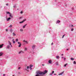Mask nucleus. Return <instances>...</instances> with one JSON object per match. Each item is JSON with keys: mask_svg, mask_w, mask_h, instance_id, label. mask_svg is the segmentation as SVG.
Returning <instances> with one entry per match:
<instances>
[{"mask_svg": "<svg viewBox=\"0 0 76 76\" xmlns=\"http://www.w3.org/2000/svg\"><path fill=\"white\" fill-rule=\"evenodd\" d=\"M47 72H48V71H47V70L44 71V72L38 71L37 72V74L35 76H40L39 75H45V74H46Z\"/></svg>", "mask_w": 76, "mask_h": 76, "instance_id": "nucleus-1", "label": "nucleus"}, {"mask_svg": "<svg viewBox=\"0 0 76 76\" xmlns=\"http://www.w3.org/2000/svg\"><path fill=\"white\" fill-rule=\"evenodd\" d=\"M26 19H25L23 21H21V22H20L19 23H23V22H25V21H26Z\"/></svg>", "mask_w": 76, "mask_h": 76, "instance_id": "nucleus-2", "label": "nucleus"}, {"mask_svg": "<svg viewBox=\"0 0 76 76\" xmlns=\"http://www.w3.org/2000/svg\"><path fill=\"white\" fill-rule=\"evenodd\" d=\"M18 44H19L18 46L19 47H21V45H22V44L20 42H18Z\"/></svg>", "mask_w": 76, "mask_h": 76, "instance_id": "nucleus-3", "label": "nucleus"}, {"mask_svg": "<svg viewBox=\"0 0 76 76\" xmlns=\"http://www.w3.org/2000/svg\"><path fill=\"white\" fill-rule=\"evenodd\" d=\"M23 53H24V52L22 50L18 52V54H22Z\"/></svg>", "mask_w": 76, "mask_h": 76, "instance_id": "nucleus-4", "label": "nucleus"}, {"mask_svg": "<svg viewBox=\"0 0 76 76\" xmlns=\"http://www.w3.org/2000/svg\"><path fill=\"white\" fill-rule=\"evenodd\" d=\"M30 67L29 66H28L27 67V69H24V70H25V71L26 70H27V72H28V70H27V69H29Z\"/></svg>", "mask_w": 76, "mask_h": 76, "instance_id": "nucleus-5", "label": "nucleus"}, {"mask_svg": "<svg viewBox=\"0 0 76 76\" xmlns=\"http://www.w3.org/2000/svg\"><path fill=\"white\" fill-rule=\"evenodd\" d=\"M54 73V71H53L52 73H51L49 74V75L51 76V75H53V74Z\"/></svg>", "mask_w": 76, "mask_h": 76, "instance_id": "nucleus-6", "label": "nucleus"}, {"mask_svg": "<svg viewBox=\"0 0 76 76\" xmlns=\"http://www.w3.org/2000/svg\"><path fill=\"white\" fill-rule=\"evenodd\" d=\"M35 47H36V46L35 45H33L32 46V49H33V50H34V49H35Z\"/></svg>", "mask_w": 76, "mask_h": 76, "instance_id": "nucleus-7", "label": "nucleus"}, {"mask_svg": "<svg viewBox=\"0 0 76 76\" xmlns=\"http://www.w3.org/2000/svg\"><path fill=\"white\" fill-rule=\"evenodd\" d=\"M64 71H63L62 72L58 74V75H63L64 73Z\"/></svg>", "mask_w": 76, "mask_h": 76, "instance_id": "nucleus-8", "label": "nucleus"}, {"mask_svg": "<svg viewBox=\"0 0 76 76\" xmlns=\"http://www.w3.org/2000/svg\"><path fill=\"white\" fill-rule=\"evenodd\" d=\"M8 42L9 43V45L11 46V47H12V43L10 41H8Z\"/></svg>", "mask_w": 76, "mask_h": 76, "instance_id": "nucleus-9", "label": "nucleus"}, {"mask_svg": "<svg viewBox=\"0 0 76 76\" xmlns=\"http://www.w3.org/2000/svg\"><path fill=\"white\" fill-rule=\"evenodd\" d=\"M9 48H10V45H7L6 47V49H9Z\"/></svg>", "mask_w": 76, "mask_h": 76, "instance_id": "nucleus-10", "label": "nucleus"}, {"mask_svg": "<svg viewBox=\"0 0 76 76\" xmlns=\"http://www.w3.org/2000/svg\"><path fill=\"white\" fill-rule=\"evenodd\" d=\"M4 53L2 52H0V56H2Z\"/></svg>", "mask_w": 76, "mask_h": 76, "instance_id": "nucleus-11", "label": "nucleus"}, {"mask_svg": "<svg viewBox=\"0 0 76 76\" xmlns=\"http://www.w3.org/2000/svg\"><path fill=\"white\" fill-rule=\"evenodd\" d=\"M10 19H11V18L9 17L8 18H7V21H9Z\"/></svg>", "mask_w": 76, "mask_h": 76, "instance_id": "nucleus-12", "label": "nucleus"}, {"mask_svg": "<svg viewBox=\"0 0 76 76\" xmlns=\"http://www.w3.org/2000/svg\"><path fill=\"white\" fill-rule=\"evenodd\" d=\"M48 63L49 64H51L52 63V61H51V60H49Z\"/></svg>", "mask_w": 76, "mask_h": 76, "instance_id": "nucleus-13", "label": "nucleus"}, {"mask_svg": "<svg viewBox=\"0 0 76 76\" xmlns=\"http://www.w3.org/2000/svg\"><path fill=\"white\" fill-rule=\"evenodd\" d=\"M9 16L10 18H13V16H12V14H10Z\"/></svg>", "mask_w": 76, "mask_h": 76, "instance_id": "nucleus-14", "label": "nucleus"}, {"mask_svg": "<svg viewBox=\"0 0 76 76\" xmlns=\"http://www.w3.org/2000/svg\"><path fill=\"white\" fill-rule=\"evenodd\" d=\"M23 42H26L27 44H28V42L27 41H25V40H24Z\"/></svg>", "mask_w": 76, "mask_h": 76, "instance_id": "nucleus-15", "label": "nucleus"}, {"mask_svg": "<svg viewBox=\"0 0 76 76\" xmlns=\"http://www.w3.org/2000/svg\"><path fill=\"white\" fill-rule=\"evenodd\" d=\"M56 57L57 59H59L60 58V57H59V56H56Z\"/></svg>", "mask_w": 76, "mask_h": 76, "instance_id": "nucleus-16", "label": "nucleus"}, {"mask_svg": "<svg viewBox=\"0 0 76 76\" xmlns=\"http://www.w3.org/2000/svg\"><path fill=\"white\" fill-rule=\"evenodd\" d=\"M3 44H2L1 46L0 45V48H1L3 46Z\"/></svg>", "mask_w": 76, "mask_h": 76, "instance_id": "nucleus-17", "label": "nucleus"}, {"mask_svg": "<svg viewBox=\"0 0 76 76\" xmlns=\"http://www.w3.org/2000/svg\"><path fill=\"white\" fill-rule=\"evenodd\" d=\"M26 25H27V24H26L24 26H23V28H25V27H26Z\"/></svg>", "mask_w": 76, "mask_h": 76, "instance_id": "nucleus-18", "label": "nucleus"}, {"mask_svg": "<svg viewBox=\"0 0 76 76\" xmlns=\"http://www.w3.org/2000/svg\"><path fill=\"white\" fill-rule=\"evenodd\" d=\"M60 21L59 20H58L57 21L56 23H60Z\"/></svg>", "mask_w": 76, "mask_h": 76, "instance_id": "nucleus-19", "label": "nucleus"}, {"mask_svg": "<svg viewBox=\"0 0 76 76\" xmlns=\"http://www.w3.org/2000/svg\"><path fill=\"white\" fill-rule=\"evenodd\" d=\"M20 32H23V29H20Z\"/></svg>", "mask_w": 76, "mask_h": 76, "instance_id": "nucleus-20", "label": "nucleus"}, {"mask_svg": "<svg viewBox=\"0 0 76 76\" xmlns=\"http://www.w3.org/2000/svg\"><path fill=\"white\" fill-rule=\"evenodd\" d=\"M10 31L11 33H12V32H13V29H10Z\"/></svg>", "mask_w": 76, "mask_h": 76, "instance_id": "nucleus-21", "label": "nucleus"}, {"mask_svg": "<svg viewBox=\"0 0 76 76\" xmlns=\"http://www.w3.org/2000/svg\"><path fill=\"white\" fill-rule=\"evenodd\" d=\"M56 66H58V63L57 62H56Z\"/></svg>", "mask_w": 76, "mask_h": 76, "instance_id": "nucleus-22", "label": "nucleus"}, {"mask_svg": "<svg viewBox=\"0 0 76 76\" xmlns=\"http://www.w3.org/2000/svg\"><path fill=\"white\" fill-rule=\"evenodd\" d=\"M23 18V16L20 17L19 18V19H22Z\"/></svg>", "mask_w": 76, "mask_h": 76, "instance_id": "nucleus-23", "label": "nucleus"}, {"mask_svg": "<svg viewBox=\"0 0 76 76\" xmlns=\"http://www.w3.org/2000/svg\"><path fill=\"white\" fill-rule=\"evenodd\" d=\"M12 42H13V43L15 44V41H14V39H12Z\"/></svg>", "mask_w": 76, "mask_h": 76, "instance_id": "nucleus-24", "label": "nucleus"}, {"mask_svg": "<svg viewBox=\"0 0 76 76\" xmlns=\"http://www.w3.org/2000/svg\"><path fill=\"white\" fill-rule=\"evenodd\" d=\"M9 28H12V25H10V26H9Z\"/></svg>", "mask_w": 76, "mask_h": 76, "instance_id": "nucleus-25", "label": "nucleus"}, {"mask_svg": "<svg viewBox=\"0 0 76 76\" xmlns=\"http://www.w3.org/2000/svg\"><path fill=\"white\" fill-rule=\"evenodd\" d=\"M11 13H10L9 12H7V14H9V15H10Z\"/></svg>", "mask_w": 76, "mask_h": 76, "instance_id": "nucleus-26", "label": "nucleus"}, {"mask_svg": "<svg viewBox=\"0 0 76 76\" xmlns=\"http://www.w3.org/2000/svg\"><path fill=\"white\" fill-rule=\"evenodd\" d=\"M12 35L13 36H16V34H15L14 33H13L12 34Z\"/></svg>", "mask_w": 76, "mask_h": 76, "instance_id": "nucleus-27", "label": "nucleus"}, {"mask_svg": "<svg viewBox=\"0 0 76 76\" xmlns=\"http://www.w3.org/2000/svg\"><path fill=\"white\" fill-rule=\"evenodd\" d=\"M32 66H33L32 65H30V69H31V67H32Z\"/></svg>", "mask_w": 76, "mask_h": 76, "instance_id": "nucleus-28", "label": "nucleus"}, {"mask_svg": "<svg viewBox=\"0 0 76 76\" xmlns=\"http://www.w3.org/2000/svg\"><path fill=\"white\" fill-rule=\"evenodd\" d=\"M73 63L74 64H76V61H74Z\"/></svg>", "mask_w": 76, "mask_h": 76, "instance_id": "nucleus-29", "label": "nucleus"}, {"mask_svg": "<svg viewBox=\"0 0 76 76\" xmlns=\"http://www.w3.org/2000/svg\"><path fill=\"white\" fill-rule=\"evenodd\" d=\"M67 64H66L64 65V67H66V65H67Z\"/></svg>", "mask_w": 76, "mask_h": 76, "instance_id": "nucleus-30", "label": "nucleus"}, {"mask_svg": "<svg viewBox=\"0 0 76 76\" xmlns=\"http://www.w3.org/2000/svg\"><path fill=\"white\" fill-rule=\"evenodd\" d=\"M5 57H6V58H9V56H6Z\"/></svg>", "mask_w": 76, "mask_h": 76, "instance_id": "nucleus-31", "label": "nucleus"}, {"mask_svg": "<svg viewBox=\"0 0 76 76\" xmlns=\"http://www.w3.org/2000/svg\"><path fill=\"white\" fill-rule=\"evenodd\" d=\"M15 41H16V42H18V39H16Z\"/></svg>", "mask_w": 76, "mask_h": 76, "instance_id": "nucleus-32", "label": "nucleus"}, {"mask_svg": "<svg viewBox=\"0 0 76 76\" xmlns=\"http://www.w3.org/2000/svg\"><path fill=\"white\" fill-rule=\"evenodd\" d=\"M71 60H74V58H71Z\"/></svg>", "mask_w": 76, "mask_h": 76, "instance_id": "nucleus-33", "label": "nucleus"}, {"mask_svg": "<svg viewBox=\"0 0 76 76\" xmlns=\"http://www.w3.org/2000/svg\"><path fill=\"white\" fill-rule=\"evenodd\" d=\"M8 38L9 39H11V37H9Z\"/></svg>", "mask_w": 76, "mask_h": 76, "instance_id": "nucleus-34", "label": "nucleus"}, {"mask_svg": "<svg viewBox=\"0 0 76 76\" xmlns=\"http://www.w3.org/2000/svg\"><path fill=\"white\" fill-rule=\"evenodd\" d=\"M25 50H26H26H27V48H25Z\"/></svg>", "mask_w": 76, "mask_h": 76, "instance_id": "nucleus-35", "label": "nucleus"}, {"mask_svg": "<svg viewBox=\"0 0 76 76\" xmlns=\"http://www.w3.org/2000/svg\"><path fill=\"white\" fill-rule=\"evenodd\" d=\"M20 13L21 14H22V13H23V12L21 11Z\"/></svg>", "mask_w": 76, "mask_h": 76, "instance_id": "nucleus-36", "label": "nucleus"}, {"mask_svg": "<svg viewBox=\"0 0 76 76\" xmlns=\"http://www.w3.org/2000/svg\"><path fill=\"white\" fill-rule=\"evenodd\" d=\"M65 35V34L63 35L62 36V38H64V37Z\"/></svg>", "mask_w": 76, "mask_h": 76, "instance_id": "nucleus-37", "label": "nucleus"}, {"mask_svg": "<svg viewBox=\"0 0 76 76\" xmlns=\"http://www.w3.org/2000/svg\"><path fill=\"white\" fill-rule=\"evenodd\" d=\"M66 58H64V61H66Z\"/></svg>", "mask_w": 76, "mask_h": 76, "instance_id": "nucleus-38", "label": "nucleus"}, {"mask_svg": "<svg viewBox=\"0 0 76 76\" xmlns=\"http://www.w3.org/2000/svg\"><path fill=\"white\" fill-rule=\"evenodd\" d=\"M8 31V29H6V32H7Z\"/></svg>", "mask_w": 76, "mask_h": 76, "instance_id": "nucleus-39", "label": "nucleus"}, {"mask_svg": "<svg viewBox=\"0 0 76 76\" xmlns=\"http://www.w3.org/2000/svg\"><path fill=\"white\" fill-rule=\"evenodd\" d=\"M73 28H72L71 29V31H73Z\"/></svg>", "mask_w": 76, "mask_h": 76, "instance_id": "nucleus-40", "label": "nucleus"}, {"mask_svg": "<svg viewBox=\"0 0 76 76\" xmlns=\"http://www.w3.org/2000/svg\"><path fill=\"white\" fill-rule=\"evenodd\" d=\"M16 7V6H14V8H15Z\"/></svg>", "mask_w": 76, "mask_h": 76, "instance_id": "nucleus-41", "label": "nucleus"}, {"mask_svg": "<svg viewBox=\"0 0 76 76\" xmlns=\"http://www.w3.org/2000/svg\"><path fill=\"white\" fill-rule=\"evenodd\" d=\"M20 69V67H19L18 68V70H19Z\"/></svg>", "mask_w": 76, "mask_h": 76, "instance_id": "nucleus-42", "label": "nucleus"}, {"mask_svg": "<svg viewBox=\"0 0 76 76\" xmlns=\"http://www.w3.org/2000/svg\"><path fill=\"white\" fill-rule=\"evenodd\" d=\"M51 45H53V42L52 43Z\"/></svg>", "mask_w": 76, "mask_h": 76, "instance_id": "nucleus-43", "label": "nucleus"}, {"mask_svg": "<svg viewBox=\"0 0 76 76\" xmlns=\"http://www.w3.org/2000/svg\"><path fill=\"white\" fill-rule=\"evenodd\" d=\"M8 4H6V6H8Z\"/></svg>", "mask_w": 76, "mask_h": 76, "instance_id": "nucleus-44", "label": "nucleus"}, {"mask_svg": "<svg viewBox=\"0 0 76 76\" xmlns=\"http://www.w3.org/2000/svg\"><path fill=\"white\" fill-rule=\"evenodd\" d=\"M69 49H66V50H67V51H68V50H69Z\"/></svg>", "mask_w": 76, "mask_h": 76, "instance_id": "nucleus-45", "label": "nucleus"}, {"mask_svg": "<svg viewBox=\"0 0 76 76\" xmlns=\"http://www.w3.org/2000/svg\"><path fill=\"white\" fill-rule=\"evenodd\" d=\"M61 58H64L63 56H62Z\"/></svg>", "mask_w": 76, "mask_h": 76, "instance_id": "nucleus-46", "label": "nucleus"}, {"mask_svg": "<svg viewBox=\"0 0 76 76\" xmlns=\"http://www.w3.org/2000/svg\"><path fill=\"white\" fill-rule=\"evenodd\" d=\"M71 26H72V27H73V25H71Z\"/></svg>", "mask_w": 76, "mask_h": 76, "instance_id": "nucleus-47", "label": "nucleus"}, {"mask_svg": "<svg viewBox=\"0 0 76 76\" xmlns=\"http://www.w3.org/2000/svg\"><path fill=\"white\" fill-rule=\"evenodd\" d=\"M54 75H56V74H54Z\"/></svg>", "mask_w": 76, "mask_h": 76, "instance_id": "nucleus-48", "label": "nucleus"}, {"mask_svg": "<svg viewBox=\"0 0 76 76\" xmlns=\"http://www.w3.org/2000/svg\"><path fill=\"white\" fill-rule=\"evenodd\" d=\"M61 56H63V54H62Z\"/></svg>", "mask_w": 76, "mask_h": 76, "instance_id": "nucleus-49", "label": "nucleus"}, {"mask_svg": "<svg viewBox=\"0 0 76 76\" xmlns=\"http://www.w3.org/2000/svg\"><path fill=\"white\" fill-rule=\"evenodd\" d=\"M31 69H32V68H30V70H31Z\"/></svg>", "mask_w": 76, "mask_h": 76, "instance_id": "nucleus-50", "label": "nucleus"}, {"mask_svg": "<svg viewBox=\"0 0 76 76\" xmlns=\"http://www.w3.org/2000/svg\"><path fill=\"white\" fill-rule=\"evenodd\" d=\"M42 66H44V65L42 64Z\"/></svg>", "mask_w": 76, "mask_h": 76, "instance_id": "nucleus-51", "label": "nucleus"}, {"mask_svg": "<svg viewBox=\"0 0 76 76\" xmlns=\"http://www.w3.org/2000/svg\"><path fill=\"white\" fill-rule=\"evenodd\" d=\"M14 0H12L13 1H14Z\"/></svg>", "mask_w": 76, "mask_h": 76, "instance_id": "nucleus-52", "label": "nucleus"}, {"mask_svg": "<svg viewBox=\"0 0 76 76\" xmlns=\"http://www.w3.org/2000/svg\"><path fill=\"white\" fill-rule=\"evenodd\" d=\"M12 76H15L14 75H12Z\"/></svg>", "mask_w": 76, "mask_h": 76, "instance_id": "nucleus-53", "label": "nucleus"}]
</instances>
